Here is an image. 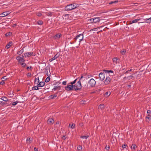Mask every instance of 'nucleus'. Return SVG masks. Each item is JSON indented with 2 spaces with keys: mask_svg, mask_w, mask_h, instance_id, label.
Returning <instances> with one entry per match:
<instances>
[{
  "mask_svg": "<svg viewBox=\"0 0 151 151\" xmlns=\"http://www.w3.org/2000/svg\"><path fill=\"white\" fill-rule=\"evenodd\" d=\"M35 151H38V149L37 148L35 147L34 149Z\"/></svg>",
  "mask_w": 151,
  "mask_h": 151,
  "instance_id": "obj_52",
  "label": "nucleus"
},
{
  "mask_svg": "<svg viewBox=\"0 0 151 151\" xmlns=\"http://www.w3.org/2000/svg\"><path fill=\"white\" fill-rule=\"evenodd\" d=\"M88 137V136H81V137L82 139H87Z\"/></svg>",
  "mask_w": 151,
  "mask_h": 151,
  "instance_id": "obj_30",
  "label": "nucleus"
},
{
  "mask_svg": "<svg viewBox=\"0 0 151 151\" xmlns=\"http://www.w3.org/2000/svg\"><path fill=\"white\" fill-rule=\"evenodd\" d=\"M35 54H33V52H28L25 53L24 54V56L25 57H29L32 55L35 56Z\"/></svg>",
  "mask_w": 151,
  "mask_h": 151,
  "instance_id": "obj_6",
  "label": "nucleus"
},
{
  "mask_svg": "<svg viewBox=\"0 0 151 151\" xmlns=\"http://www.w3.org/2000/svg\"><path fill=\"white\" fill-rule=\"evenodd\" d=\"M80 82L81 85V83H82V85L84 86H85L86 85L87 82L85 77L82 76L79 79V81L77 82Z\"/></svg>",
  "mask_w": 151,
  "mask_h": 151,
  "instance_id": "obj_2",
  "label": "nucleus"
},
{
  "mask_svg": "<svg viewBox=\"0 0 151 151\" xmlns=\"http://www.w3.org/2000/svg\"><path fill=\"white\" fill-rule=\"evenodd\" d=\"M50 80V78L49 77H47L46 79H45V81L46 82H48Z\"/></svg>",
  "mask_w": 151,
  "mask_h": 151,
  "instance_id": "obj_35",
  "label": "nucleus"
},
{
  "mask_svg": "<svg viewBox=\"0 0 151 151\" xmlns=\"http://www.w3.org/2000/svg\"><path fill=\"white\" fill-rule=\"evenodd\" d=\"M132 70V69H131L130 71H131Z\"/></svg>",
  "mask_w": 151,
  "mask_h": 151,
  "instance_id": "obj_60",
  "label": "nucleus"
},
{
  "mask_svg": "<svg viewBox=\"0 0 151 151\" xmlns=\"http://www.w3.org/2000/svg\"><path fill=\"white\" fill-rule=\"evenodd\" d=\"M104 105L103 104H100L99 106L98 109H101L102 110L103 109H104Z\"/></svg>",
  "mask_w": 151,
  "mask_h": 151,
  "instance_id": "obj_17",
  "label": "nucleus"
},
{
  "mask_svg": "<svg viewBox=\"0 0 151 151\" xmlns=\"http://www.w3.org/2000/svg\"><path fill=\"white\" fill-rule=\"evenodd\" d=\"M21 64L22 65V66H23V67H24L26 65L25 63L23 62H22V63H21Z\"/></svg>",
  "mask_w": 151,
  "mask_h": 151,
  "instance_id": "obj_43",
  "label": "nucleus"
},
{
  "mask_svg": "<svg viewBox=\"0 0 151 151\" xmlns=\"http://www.w3.org/2000/svg\"><path fill=\"white\" fill-rule=\"evenodd\" d=\"M1 19L0 18V19Z\"/></svg>",
  "mask_w": 151,
  "mask_h": 151,
  "instance_id": "obj_62",
  "label": "nucleus"
},
{
  "mask_svg": "<svg viewBox=\"0 0 151 151\" xmlns=\"http://www.w3.org/2000/svg\"><path fill=\"white\" fill-rule=\"evenodd\" d=\"M38 87V86L34 87L32 88V89L33 90H38L39 89Z\"/></svg>",
  "mask_w": 151,
  "mask_h": 151,
  "instance_id": "obj_24",
  "label": "nucleus"
},
{
  "mask_svg": "<svg viewBox=\"0 0 151 151\" xmlns=\"http://www.w3.org/2000/svg\"><path fill=\"white\" fill-rule=\"evenodd\" d=\"M77 79L73 81L70 82L65 87V90L67 91H73L74 89L75 90L81 89V85L80 82H77L75 85L74 84L76 82Z\"/></svg>",
  "mask_w": 151,
  "mask_h": 151,
  "instance_id": "obj_1",
  "label": "nucleus"
},
{
  "mask_svg": "<svg viewBox=\"0 0 151 151\" xmlns=\"http://www.w3.org/2000/svg\"><path fill=\"white\" fill-rule=\"evenodd\" d=\"M91 20H92L93 23H96L99 22L100 20V19L99 17H96L91 19Z\"/></svg>",
  "mask_w": 151,
  "mask_h": 151,
  "instance_id": "obj_9",
  "label": "nucleus"
},
{
  "mask_svg": "<svg viewBox=\"0 0 151 151\" xmlns=\"http://www.w3.org/2000/svg\"><path fill=\"white\" fill-rule=\"evenodd\" d=\"M106 149L107 150H108L109 149V146H106Z\"/></svg>",
  "mask_w": 151,
  "mask_h": 151,
  "instance_id": "obj_45",
  "label": "nucleus"
},
{
  "mask_svg": "<svg viewBox=\"0 0 151 151\" xmlns=\"http://www.w3.org/2000/svg\"><path fill=\"white\" fill-rule=\"evenodd\" d=\"M118 60V59L117 58H114L113 59V62L116 63Z\"/></svg>",
  "mask_w": 151,
  "mask_h": 151,
  "instance_id": "obj_26",
  "label": "nucleus"
},
{
  "mask_svg": "<svg viewBox=\"0 0 151 151\" xmlns=\"http://www.w3.org/2000/svg\"><path fill=\"white\" fill-rule=\"evenodd\" d=\"M132 76H130L128 77L127 78L129 79H130L132 78Z\"/></svg>",
  "mask_w": 151,
  "mask_h": 151,
  "instance_id": "obj_47",
  "label": "nucleus"
},
{
  "mask_svg": "<svg viewBox=\"0 0 151 151\" xmlns=\"http://www.w3.org/2000/svg\"><path fill=\"white\" fill-rule=\"evenodd\" d=\"M147 113L149 115L150 113V110H148L147 111Z\"/></svg>",
  "mask_w": 151,
  "mask_h": 151,
  "instance_id": "obj_46",
  "label": "nucleus"
},
{
  "mask_svg": "<svg viewBox=\"0 0 151 151\" xmlns=\"http://www.w3.org/2000/svg\"><path fill=\"white\" fill-rule=\"evenodd\" d=\"M118 2V1H111V2L109 3V4H115L116 3H117Z\"/></svg>",
  "mask_w": 151,
  "mask_h": 151,
  "instance_id": "obj_37",
  "label": "nucleus"
},
{
  "mask_svg": "<svg viewBox=\"0 0 151 151\" xmlns=\"http://www.w3.org/2000/svg\"><path fill=\"white\" fill-rule=\"evenodd\" d=\"M60 36L61 35L60 34H58L57 35H56L55 36V38L56 39H58L60 37Z\"/></svg>",
  "mask_w": 151,
  "mask_h": 151,
  "instance_id": "obj_25",
  "label": "nucleus"
},
{
  "mask_svg": "<svg viewBox=\"0 0 151 151\" xmlns=\"http://www.w3.org/2000/svg\"><path fill=\"white\" fill-rule=\"evenodd\" d=\"M16 59L18 61L19 63H20L25 61V60H24L23 58L19 56L17 57L16 58Z\"/></svg>",
  "mask_w": 151,
  "mask_h": 151,
  "instance_id": "obj_7",
  "label": "nucleus"
},
{
  "mask_svg": "<svg viewBox=\"0 0 151 151\" xmlns=\"http://www.w3.org/2000/svg\"><path fill=\"white\" fill-rule=\"evenodd\" d=\"M23 52V50H22L18 52V54L19 55H20Z\"/></svg>",
  "mask_w": 151,
  "mask_h": 151,
  "instance_id": "obj_38",
  "label": "nucleus"
},
{
  "mask_svg": "<svg viewBox=\"0 0 151 151\" xmlns=\"http://www.w3.org/2000/svg\"><path fill=\"white\" fill-rule=\"evenodd\" d=\"M110 78L109 77H106L104 81V83L105 85H107L110 83Z\"/></svg>",
  "mask_w": 151,
  "mask_h": 151,
  "instance_id": "obj_10",
  "label": "nucleus"
},
{
  "mask_svg": "<svg viewBox=\"0 0 151 151\" xmlns=\"http://www.w3.org/2000/svg\"><path fill=\"white\" fill-rule=\"evenodd\" d=\"M141 19H135L134 20H133L132 22H131L130 24H132V23H136L138 21H139Z\"/></svg>",
  "mask_w": 151,
  "mask_h": 151,
  "instance_id": "obj_18",
  "label": "nucleus"
},
{
  "mask_svg": "<svg viewBox=\"0 0 151 151\" xmlns=\"http://www.w3.org/2000/svg\"><path fill=\"white\" fill-rule=\"evenodd\" d=\"M1 99L2 100L5 101H7L8 100V99H7V98L5 97H2L1 98Z\"/></svg>",
  "mask_w": 151,
  "mask_h": 151,
  "instance_id": "obj_22",
  "label": "nucleus"
},
{
  "mask_svg": "<svg viewBox=\"0 0 151 151\" xmlns=\"http://www.w3.org/2000/svg\"><path fill=\"white\" fill-rule=\"evenodd\" d=\"M77 149L78 150H81L82 149V146L79 145L77 147Z\"/></svg>",
  "mask_w": 151,
  "mask_h": 151,
  "instance_id": "obj_33",
  "label": "nucleus"
},
{
  "mask_svg": "<svg viewBox=\"0 0 151 151\" xmlns=\"http://www.w3.org/2000/svg\"><path fill=\"white\" fill-rule=\"evenodd\" d=\"M136 147L137 146L134 144H133L131 146V148L134 150H135Z\"/></svg>",
  "mask_w": 151,
  "mask_h": 151,
  "instance_id": "obj_23",
  "label": "nucleus"
},
{
  "mask_svg": "<svg viewBox=\"0 0 151 151\" xmlns=\"http://www.w3.org/2000/svg\"><path fill=\"white\" fill-rule=\"evenodd\" d=\"M32 140V139L30 138H29L27 139V142L28 143H30V141Z\"/></svg>",
  "mask_w": 151,
  "mask_h": 151,
  "instance_id": "obj_32",
  "label": "nucleus"
},
{
  "mask_svg": "<svg viewBox=\"0 0 151 151\" xmlns=\"http://www.w3.org/2000/svg\"><path fill=\"white\" fill-rule=\"evenodd\" d=\"M126 52V50H122L121 51V53L122 54H124L125 52Z\"/></svg>",
  "mask_w": 151,
  "mask_h": 151,
  "instance_id": "obj_40",
  "label": "nucleus"
},
{
  "mask_svg": "<svg viewBox=\"0 0 151 151\" xmlns=\"http://www.w3.org/2000/svg\"><path fill=\"white\" fill-rule=\"evenodd\" d=\"M12 42H9L8 43V44L6 45V47L7 49H8L12 45Z\"/></svg>",
  "mask_w": 151,
  "mask_h": 151,
  "instance_id": "obj_16",
  "label": "nucleus"
},
{
  "mask_svg": "<svg viewBox=\"0 0 151 151\" xmlns=\"http://www.w3.org/2000/svg\"><path fill=\"white\" fill-rule=\"evenodd\" d=\"M45 84V83L44 82H40L38 85V86L39 87H43Z\"/></svg>",
  "mask_w": 151,
  "mask_h": 151,
  "instance_id": "obj_14",
  "label": "nucleus"
},
{
  "mask_svg": "<svg viewBox=\"0 0 151 151\" xmlns=\"http://www.w3.org/2000/svg\"><path fill=\"white\" fill-rule=\"evenodd\" d=\"M37 14L38 16H40L41 15V14L39 12L37 13Z\"/></svg>",
  "mask_w": 151,
  "mask_h": 151,
  "instance_id": "obj_50",
  "label": "nucleus"
},
{
  "mask_svg": "<svg viewBox=\"0 0 151 151\" xmlns=\"http://www.w3.org/2000/svg\"><path fill=\"white\" fill-rule=\"evenodd\" d=\"M59 122H57L56 123V124H59Z\"/></svg>",
  "mask_w": 151,
  "mask_h": 151,
  "instance_id": "obj_57",
  "label": "nucleus"
},
{
  "mask_svg": "<svg viewBox=\"0 0 151 151\" xmlns=\"http://www.w3.org/2000/svg\"><path fill=\"white\" fill-rule=\"evenodd\" d=\"M54 122V120L52 118L49 119L47 121V123L49 124H51Z\"/></svg>",
  "mask_w": 151,
  "mask_h": 151,
  "instance_id": "obj_13",
  "label": "nucleus"
},
{
  "mask_svg": "<svg viewBox=\"0 0 151 151\" xmlns=\"http://www.w3.org/2000/svg\"><path fill=\"white\" fill-rule=\"evenodd\" d=\"M4 81H1L0 82V84L1 85H3V84H4Z\"/></svg>",
  "mask_w": 151,
  "mask_h": 151,
  "instance_id": "obj_48",
  "label": "nucleus"
},
{
  "mask_svg": "<svg viewBox=\"0 0 151 151\" xmlns=\"http://www.w3.org/2000/svg\"><path fill=\"white\" fill-rule=\"evenodd\" d=\"M57 96L56 95H52L50 96V99H53L55 97H56Z\"/></svg>",
  "mask_w": 151,
  "mask_h": 151,
  "instance_id": "obj_28",
  "label": "nucleus"
},
{
  "mask_svg": "<svg viewBox=\"0 0 151 151\" xmlns=\"http://www.w3.org/2000/svg\"><path fill=\"white\" fill-rule=\"evenodd\" d=\"M96 82L94 79H91L88 82L89 85L91 87L94 86L96 84Z\"/></svg>",
  "mask_w": 151,
  "mask_h": 151,
  "instance_id": "obj_4",
  "label": "nucleus"
},
{
  "mask_svg": "<svg viewBox=\"0 0 151 151\" xmlns=\"http://www.w3.org/2000/svg\"><path fill=\"white\" fill-rule=\"evenodd\" d=\"M38 23L39 24L41 25L42 24V21H39L38 22Z\"/></svg>",
  "mask_w": 151,
  "mask_h": 151,
  "instance_id": "obj_42",
  "label": "nucleus"
},
{
  "mask_svg": "<svg viewBox=\"0 0 151 151\" xmlns=\"http://www.w3.org/2000/svg\"><path fill=\"white\" fill-rule=\"evenodd\" d=\"M1 79L2 81H4L5 80H6L7 79V78H6L5 76H4L1 78Z\"/></svg>",
  "mask_w": 151,
  "mask_h": 151,
  "instance_id": "obj_41",
  "label": "nucleus"
},
{
  "mask_svg": "<svg viewBox=\"0 0 151 151\" xmlns=\"http://www.w3.org/2000/svg\"><path fill=\"white\" fill-rule=\"evenodd\" d=\"M85 100H82L81 101V103L82 104H84L85 103Z\"/></svg>",
  "mask_w": 151,
  "mask_h": 151,
  "instance_id": "obj_51",
  "label": "nucleus"
},
{
  "mask_svg": "<svg viewBox=\"0 0 151 151\" xmlns=\"http://www.w3.org/2000/svg\"><path fill=\"white\" fill-rule=\"evenodd\" d=\"M27 76L28 77H30L31 76V74L30 73H28L27 74Z\"/></svg>",
  "mask_w": 151,
  "mask_h": 151,
  "instance_id": "obj_44",
  "label": "nucleus"
},
{
  "mask_svg": "<svg viewBox=\"0 0 151 151\" xmlns=\"http://www.w3.org/2000/svg\"><path fill=\"white\" fill-rule=\"evenodd\" d=\"M12 33L11 32H9L6 34L5 35L6 37H8L11 35Z\"/></svg>",
  "mask_w": 151,
  "mask_h": 151,
  "instance_id": "obj_36",
  "label": "nucleus"
},
{
  "mask_svg": "<svg viewBox=\"0 0 151 151\" xmlns=\"http://www.w3.org/2000/svg\"><path fill=\"white\" fill-rule=\"evenodd\" d=\"M65 16H66V17H68V14L65 15Z\"/></svg>",
  "mask_w": 151,
  "mask_h": 151,
  "instance_id": "obj_58",
  "label": "nucleus"
},
{
  "mask_svg": "<svg viewBox=\"0 0 151 151\" xmlns=\"http://www.w3.org/2000/svg\"><path fill=\"white\" fill-rule=\"evenodd\" d=\"M111 92H107L105 93V96H109L111 94Z\"/></svg>",
  "mask_w": 151,
  "mask_h": 151,
  "instance_id": "obj_27",
  "label": "nucleus"
},
{
  "mask_svg": "<svg viewBox=\"0 0 151 151\" xmlns=\"http://www.w3.org/2000/svg\"><path fill=\"white\" fill-rule=\"evenodd\" d=\"M10 13L9 12H4L2 13L1 14V17H3L6 16Z\"/></svg>",
  "mask_w": 151,
  "mask_h": 151,
  "instance_id": "obj_11",
  "label": "nucleus"
},
{
  "mask_svg": "<svg viewBox=\"0 0 151 151\" xmlns=\"http://www.w3.org/2000/svg\"><path fill=\"white\" fill-rule=\"evenodd\" d=\"M99 76L100 79L101 80H103L105 77V74L103 73H100L99 74Z\"/></svg>",
  "mask_w": 151,
  "mask_h": 151,
  "instance_id": "obj_8",
  "label": "nucleus"
},
{
  "mask_svg": "<svg viewBox=\"0 0 151 151\" xmlns=\"http://www.w3.org/2000/svg\"><path fill=\"white\" fill-rule=\"evenodd\" d=\"M104 71H105V72L108 73H113V71L112 70H104Z\"/></svg>",
  "mask_w": 151,
  "mask_h": 151,
  "instance_id": "obj_34",
  "label": "nucleus"
},
{
  "mask_svg": "<svg viewBox=\"0 0 151 151\" xmlns=\"http://www.w3.org/2000/svg\"><path fill=\"white\" fill-rule=\"evenodd\" d=\"M127 147V145L126 144H124L122 145V147L123 149H124Z\"/></svg>",
  "mask_w": 151,
  "mask_h": 151,
  "instance_id": "obj_29",
  "label": "nucleus"
},
{
  "mask_svg": "<svg viewBox=\"0 0 151 151\" xmlns=\"http://www.w3.org/2000/svg\"><path fill=\"white\" fill-rule=\"evenodd\" d=\"M51 14V13H49V14H48V15H49H49H50V14Z\"/></svg>",
  "mask_w": 151,
  "mask_h": 151,
  "instance_id": "obj_59",
  "label": "nucleus"
},
{
  "mask_svg": "<svg viewBox=\"0 0 151 151\" xmlns=\"http://www.w3.org/2000/svg\"><path fill=\"white\" fill-rule=\"evenodd\" d=\"M78 6V4H71L66 6L65 7V10L67 11L71 10L76 8Z\"/></svg>",
  "mask_w": 151,
  "mask_h": 151,
  "instance_id": "obj_3",
  "label": "nucleus"
},
{
  "mask_svg": "<svg viewBox=\"0 0 151 151\" xmlns=\"http://www.w3.org/2000/svg\"><path fill=\"white\" fill-rule=\"evenodd\" d=\"M75 124H69V127L72 129L74 128H75Z\"/></svg>",
  "mask_w": 151,
  "mask_h": 151,
  "instance_id": "obj_19",
  "label": "nucleus"
},
{
  "mask_svg": "<svg viewBox=\"0 0 151 151\" xmlns=\"http://www.w3.org/2000/svg\"><path fill=\"white\" fill-rule=\"evenodd\" d=\"M1 102L0 101V104L1 103Z\"/></svg>",
  "mask_w": 151,
  "mask_h": 151,
  "instance_id": "obj_61",
  "label": "nucleus"
},
{
  "mask_svg": "<svg viewBox=\"0 0 151 151\" xmlns=\"http://www.w3.org/2000/svg\"><path fill=\"white\" fill-rule=\"evenodd\" d=\"M61 89V86H55L53 90H59Z\"/></svg>",
  "mask_w": 151,
  "mask_h": 151,
  "instance_id": "obj_15",
  "label": "nucleus"
},
{
  "mask_svg": "<svg viewBox=\"0 0 151 151\" xmlns=\"http://www.w3.org/2000/svg\"><path fill=\"white\" fill-rule=\"evenodd\" d=\"M97 29V28H95V29H92L91 31H96V29Z\"/></svg>",
  "mask_w": 151,
  "mask_h": 151,
  "instance_id": "obj_54",
  "label": "nucleus"
},
{
  "mask_svg": "<svg viewBox=\"0 0 151 151\" xmlns=\"http://www.w3.org/2000/svg\"><path fill=\"white\" fill-rule=\"evenodd\" d=\"M66 138V137H65V136H63V137H62V139H65Z\"/></svg>",
  "mask_w": 151,
  "mask_h": 151,
  "instance_id": "obj_53",
  "label": "nucleus"
},
{
  "mask_svg": "<svg viewBox=\"0 0 151 151\" xmlns=\"http://www.w3.org/2000/svg\"><path fill=\"white\" fill-rule=\"evenodd\" d=\"M31 68V67H27V69L28 70H29V69H30Z\"/></svg>",
  "mask_w": 151,
  "mask_h": 151,
  "instance_id": "obj_55",
  "label": "nucleus"
},
{
  "mask_svg": "<svg viewBox=\"0 0 151 151\" xmlns=\"http://www.w3.org/2000/svg\"><path fill=\"white\" fill-rule=\"evenodd\" d=\"M144 20L147 21L146 22L147 23H151V17L149 19H146Z\"/></svg>",
  "mask_w": 151,
  "mask_h": 151,
  "instance_id": "obj_20",
  "label": "nucleus"
},
{
  "mask_svg": "<svg viewBox=\"0 0 151 151\" xmlns=\"http://www.w3.org/2000/svg\"><path fill=\"white\" fill-rule=\"evenodd\" d=\"M146 118H147L148 119H151V116L150 115L148 114L147 116L146 117Z\"/></svg>",
  "mask_w": 151,
  "mask_h": 151,
  "instance_id": "obj_39",
  "label": "nucleus"
},
{
  "mask_svg": "<svg viewBox=\"0 0 151 151\" xmlns=\"http://www.w3.org/2000/svg\"><path fill=\"white\" fill-rule=\"evenodd\" d=\"M39 82V79L38 78H36L35 80V83L37 84Z\"/></svg>",
  "mask_w": 151,
  "mask_h": 151,
  "instance_id": "obj_21",
  "label": "nucleus"
},
{
  "mask_svg": "<svg viewBox=\"0 0 151 151\" xmlns=\"http://www.w3.org/2000/svg\"><path fill=\"white\" fill-rule=\"evenodd\" d=\"M83 39V35L82 34H80L78 35L76 37V40H78L80 42Z\"/></svg>",
  "mask_w": 151,
  "mask_h": 151,
  "instance_id": "obj_5",
  "label": "nucleus"
},
{
  "mask_svg": "<svg viewBox=\"0 0 151 151\" xmlns=\"http://www.w3.org/2000/svg\"><path fill=\"white\" fill-rule=\"evenodd\" d=\"M89 20L91 21V23H93V21L92 20H91V19H89Z\"/></svg>",
  "mask_w": 151,
  "mask_h": 151,
  "instance_id": "obj_56",
  "label": "nucleus"
},
{
  "mask_svg": "<svg viewBox=\"0 0 151 151\" xmlns=\"http://www.w3.org/2000/svg\"><path fill=\"white\" fill-rule=\"evenodd\" d=\"M59 56V54H57L55 56L52 58L50 59L49 60V61L50 62H52V61L55 60L56 58H58Z\"/></svg>",
  "mask_w": 151,
  "mask_h": 151,
  "instance_id": "obj_12",
  "label": "nucleus"
},
{
  "mask_svg": "<svg viewBox=\"0 0 151 151\" xmlns=\"http://www.w3.org/2000/svg\"><path fill=\"white\" fill-rule=\"evenodd\" d=\"M19 102L18 101H17L14 102L12 103V105L13 106H15Z\"/></svg>",
  "mask_w": 151,
  "mask_h": 151,
  "instance_id": "obj_31",
  "label": "nucleus"
},
{
  "mask_svg": "<svg viewBox=\"0 0 151 151\" xmlns=\"http://www.w3.org/2000/svg\"><path fill=\"white\" fill-rule=\"evenodd\" d=\"M66 83V81H63L62 83V84L63 85H65Z\"/></svg>",
  "mask_w": 151,
  "mask_h": 151,
  "instance_id": "obj_49",
  "label": "nucleus"
}]
</instances>
